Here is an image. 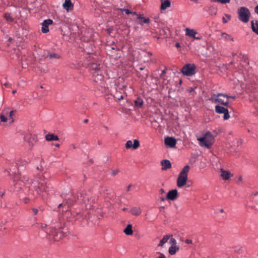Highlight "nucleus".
I'll list each match as a JSON object with an SVG mask.
<instances>
[{
  "label": "nucleus",
  "mask_w": 258,
  "mask_h": 258,
  "mask_svg": "<svg viewBox=\"0 0 258 258\" xmlns=\"http://www.w3.org/2000/svg\"><path fill=\"white\" fill-rule=\"evenodd\" d=\"M140 146V142L139 140L136 139L134 140V143L132 141L128 140L126 143L125 147L126 149L133 148V149H137Z\"/></svg>",
  "instance_id": "9d476101"
},
{
  "label": "nucleus",
  "mask_w": 258,
  "mask_h": 258,
  "mask_svg": "<svg viewBox=\"0 0 258 258\" xmlns=\"http://www.w3.org/2000/svg\"><path fill=\"white\" fill-rule=\"evenodd\" d=\"M188 90L189 92H192L194 91L195 89L194 88H190L188 89Z\"/></svg>",
  "instance_id": "3c124183"
},
{
  "label": "nucleus",
  "mask_w": 258,
  "mask_h": 258,
  "mask_svg": "<svg viewBox=\"0 0 258 258\" xmlns=\"http://www.w3.org/2000/svg\"><path fill=\"white\" fill-rule=\"evenodd\" d=\"M81 198H82V199H81L85 203H86V202L87 201H88V198H87V197H84L83 195H81V197H80Z\"/></svg>",
  "instance_id": "37998d69"
},
{
  "label": "nucleus",
  "mask_w": 258,
  "mask_h": 258,
  "mask_svg": "<svg viewBox=\"0 0 258 258\" xmlns=\"http://www.w3.org/2000/svg\"><path fill=\"white\" fill-rule=\"evenodd\" d=\"M0 119L2 122H6L8 120V118L5 115L2 114L0 116Z\"/></svg>",
  "instance_id": "ea45409f"
},
{
  "label": "nucleus",
  "mask_w": 258,
  "mask_h": 258,
  "mask_svg": "<svg viewBox=\"0 0 258 258\" xmlns=\"http://www.w3.org/2000/svg\"><path fill=\"white\" fill-rule=\"evenodd\" d=\"M4 86H5L6 87H8V83H6L4 84Z\"/></svg>",
  "instance_id": "680f3d73"
},
{
  "label": "nucleus",
  "mask_w": 258,
  "mask_h": 258,
  "mask_svg": "<svg viewBox=\"0 0 258 258\" xmlns=\"http://www.w3.org/2000/svg\"><path fill=\"white\" fill-rule=\"evenodd\" d=\"M238 19L244 23H247L250 19L251 13L249 10L245 7H241L237 10Z\"/></svg>",
  "instance_id": "7ed1b4c3"
},
{
  "label": "nucleus",
  "mask_w": 258,
  "mask_h": 258,
  "mask_svg": "<svg viewBox=\"0 0 258 258\" xmlns=\"http://www.w3.org/2000/svg\"><path fill=\"white\" fill-rule=\"evenodd\" d=\"M136 16L137 17V19H139L140 22L139 23L141 25H143L144 23H148L150 21V19L149 18H145L142 15H139L138 14V16Z\"/></svg>",
  "instance_id": "bb28decb"
},
{
  "label": "nucleus",
  "mask_w": 258,
  "mask_h": 258,
  "mask_svg": "<svg viewBox=\"0 0 258 258\" xmlns=\"http://www.w3.org/2000/svg\"><path fill=\"white\" fill-rule=\"evenodd\" d=\"M2 202L1 200L0 199V208L2 207Z\"/></svg>",
  "instance_id": "0e129e2a"
},
{
  "label": "nucleus",
  "mask_w": 258,
  "mask_h": 258,
  "mask_svg": "<svg viewBox=\"0 0 258 258\" xmlns=\"http://www.w3.org/2000/svg\"><path fill=\"white\" fill-rule=\"evenodd\" d=\"M185 242L186 243V244H192V241L190 239H186L185 241Z\"/></svg>",
  "instance_id": "49530a36"
},
{
  "label": "nucleus",
  "mask_w": 258,
  "mask_h": 258,
  "mask_svg": "<svg viewBox=\"0 0 258 258\" xmlns=\"http://www.w3.org/2000/svg\"><path fill=\"white\" fill-rule=\"evenodd\" d=\"M172 236V235H166L164 236L163 238L160 240L158 246L160 247H163L164 244L166 243Z\"/></svg>",
  "instance_id": "aec40b11"
},
{
  "label": "nucleus",
  "mask_w": 258,
  "mask_h": 258,
  "mask_svg": "<svg viewBox=\"0 0 258 258\" xmlns=\"http://www.w3.org/2000/svg\"><path fill=\"white\" fill-rule=\"evenodd\" d=\"M167 200V199H166V198H161V201H165V200Z\"/></svg>",
  "instance_id": "13d9d810"
},
{
  "label": "nucleus",
  "mask_w": 258,
  "mask_h": 258,
  "mask_svg": "<svg viewBox=\"0 0 258 258\" xmlns=\"http://www.w3.org/2000/svg\"><path fill=\"white\" fill-rule=\"evenodd\" d=\"M178 197V193L177 190L176 189H174L168 191L167 194L166 199L171 201H175L177 199Z\"/></svg>",
  "instance_id": "f8f14e48"
},
{
  "label": "nucleus",
  "mask_w": 258,
  "mask_h": 258,
  "mask_svg": "<svg viewBox=\"0 0 258 258\" xmlns=\"http://www.w3.org/2000/svg\"><path fill=\"white\" fill-rule=\"evenodd\" d=\"M122 210L123 211H125L126 210V208H123L122 209Z\"/></svg>",
  "instance_id": "69168bd1"
},
{
  "label": "nucleus",
  "mask_w": 258,
  "mask_h": 258,
  "mask_svg": "<svg viewBox=\"0 0 258 258\" xmlns=\"http://www.w3.org/2000/svg\"><path fill=\"white\" fill-rule=\"evenodd\" d=\"M225 17H226V18L223 17V18H222V21L224 23H227L228 22V21H229L231 19V16L229 15H228V14L225 15Z\"/></svg>",
  "instance_id": "e433bc0d"
},
{
  "label": "nucleus",
  "mask_w": 258,
  "mask_h": 258,
  "mask_svg": "<svg viewBox=\"0 0 258 258\" xmlns=\"http://www.w3.org/2000/svg\"><path fill=\"white\" fill-rule=\"evenodd\" d=\"M132 186V184H130L127 187V188H126V191H128L130 190L131 187Z\"/></svg>",
  "instance_id": "8fccbe9b"
},
{
  "label": "nucleus",
  "mask_w": 258,
  "mask_h": 258,
  "mask_svg": "<svg viewBox=\"0 0 258 258\" xmlns=\"http://www.w3.org/2000/svg\"><path fill=\"white\" fill-rule=\"evenodd\" d=\"M212 2H218L219 3V0H211Z\"/></svg>",
  "instance_id": "6e6d98bb"
},
{
  "label": "nucleus",
  "mask_w": 258,
  "mask_h": 258,
  "mask_svg": "<svg viewBox=\"0 0 258 258\" xmlns=\"http://www.w3.org/2000/svg\"><path fill=\"white\" fill-rule=\"evenodd\" d=\"M50 177L49 173L47 172H44L42 175L38 174L35 177V179L31 182L30 190L37 197L41 193L46 192L47 186L45 180Z\"/></svg>",
  "instance_id": "f257e3e1"
},
{
  "label": "nucleus",
  "mask_w": 258,
  "mask_h": 258,
  "mask_svg": "<svg viewBox=\"0 0 258 258\" xmlns=\"http://www.w3.org/2000/svg\"><path fill=\"white\" fill-rule=\"evenodd\" d=\"M16 92H17V91H16V90H13V92H12V93H13V94H15Z\"/></svg>",
  "instance_id": "052dcab7"
},
{
  "label": "nucleus",
  "mask_w": 258,
  "mask_h": 258,
  "mask_svg": "<svg viewBox=\"0 0 258 258\" xmlns=\"http://www.w3.org/2000/svg\"><path fill=\"white\" fill-rule=\"evenodd\" d=\"M220 176L224 180H228L233 175L228 170H225L221 168L220 169Z\"/></svg>",
  "instance_id": "f3484780"
},
{
  "label": "nucleus",
  "mask_w": 258,
  "mask_h": 258,
  "mask_svg": "<svg viewBox=\"0 0 258 258\" xmlns=\"http://www.w3.org/2000/svg\"><path fill=\"white\" fill-rule=\"evenodd\" d=\"M14 182H15L14 184L15 188L20 189H23V186L30 184L28 178L24 176H20V177L18 178L17 177H14Z\"/></svg>",
  "instance_id": "423d86ee"
},
{
  "label": "nucleus",
  "mask_w": 258,
  "mask_h": 258,
  "mask_svg": "<svg viewBox=\"0 0 258 258\" xmlns=\"http://www.w3.org/2000/svg\"><path fill=\"white\" fill-rule=\"evenodd\" d=\"M187 180V176L179 174L177 179V185L178 187H182L184 186Z\"/></svg>",
  "instance_id": "9b49d317"
},
{
  "label": "nucleus",
  "mask_w": 258,
  "mask_h": 258,
  "mask_svg": "<svg viewBox=\"0 0 258 258\" xmlns=\"http://www.w3.org/2000/svg\"><path fill=\"white\" fill-rule=\"evenodd\" d=\"M215 111L218 113H224L223 117L225 120H227L230 118V115L228 109L223 106L220 105L216 106Z\"/></svg>",
  "instance_id": "1a4fd4ad"
},
{
  "label": "nucleus",
  "mask_w": 258,
  "mask_h": 258,
  "mask_svg": "<svg viewBox=\"0 0 258 258\" xmlns=\"http://www.w3.org/2000/svg\"><path fill=\"white\" fill-rule=\"evenodd\" d=\"M186 35L188 36L189 37L194 38L196 40H200L201 37H196V35L197 34V32L194 29H190L189 28H186L185 29Z\"/></svg>",
  "instance_id": "2eb2a0df"
},
{
  "label": "nucleus",
  "mask_w": 258,
  "mask_h": 258,
  "mask_svg": "<svg viewBox=\"0 0 258 258\" xmlns=\"http://www.w3.org/2000/svg\"><path fill=\"white\" fill-rule=\"evenodd\" d=\"M179 249V247L177 245L171 246L168 249V252L170 255L175 254Z\"/></svg>",
  "instance_id": "cd10ccee"
},
{
  "label": "nucleus",
  "mask_w": 258,
  "mask_h": 258,
  "mask_svg": "<svg viewBox=\"0 0 258 258\" xmlns=\"http://www.w3.org/2000/svg\"><path fill=\"white\" fill-rule=\"evenodd\" d=\"M88 120L87 119L84 120V122H85V123L88 122Z\"/></svg>",
  "instance_id": "774afa93"
},
{
  "label": "nucleus",
  "mask_w": 258,
  "mask_h": 258,
  "mask_svg": "<svg viewBox=\"0 0 258 258\" xmlns=\"http://www.w3.org/2000/svg\"><path fill=\"white\" fill-rule=\"evenodd\" d=\"M135 105L136 107L141 108L142 107L144 101L140 97H138L137 99L134 101Z\"/></svg>",
  "instance_id": "c756f323"
},
{
  "label": "nucleus",
  "mask_w": 258,
  "mask_h": 258,
  "mask_svg": "<svg viewBox=\"0 0 258 258\" xmlns=\"http://www.w3.org/2000/svg\"><path fill=\"white\" fill-rule=\"evenodd\" d=\"M190 169V167L189 165H187L182 168L179 174L187 176L188 173Z\"/></svg>",
  "instance_id": "c85d7f7f"
},
{
  "label": "nucleus",
  "mask_w": 258,
  "mask_h": 258,
  "mask_svg": "<svg viewBox=\"0 0 258 258\" xmlns=\"http://www.w3.org/2000/svg\"><path fill=\"white\" fill-rule=\"evenodd\" d=\"M46 232L49 235H52L53 236V237H54V240L55 241H58L59 240V239L60 238V236L59 237V238H57V235H58V234H57V232L55 233H53L51 231H50L49 232V233L47 231H46Z\"/></svg>",
  "instance_id": "c9c22d12"
},
{
  "label": "nucleus",
  "mask_w": 258,
  "mask_h": 258,
  "mask_svg": "<svg viewBox=\"0 0 258 258\" xmlns=\"http://www.w3.org/2000/svg\"><path fill=\"white\" fill-rule=\"evenodd\" d=\"M14 112H15L14 111L12 110V111H11L10 112L9 114V116L10 117V119H12L11 122H13V121H14V120H13V115L14 114Z\"/></svg>",
  "instance_id": "79ce46f5"
},
{
  "label": "nucleus",
  "mask_w": 258,
  "mask_h": 258,
  "mask_svg": "<svg viewBox=\"0 0 258 258\" xmlns=\"http://www.w3.org/2000/svg\"><path fill=\"white\" fill-rule=\"evenodd\" d=\"M175 45H176V47H180V44H179V43H177Z\"/></svg>",
  "instance_id": "4d7b16f0"
},
{
  "label": "nucleus",
  "mask_w": 258,
  "mask_h": 258,
  "mask_svg": "<svg viewBox=\"0 0 258 258\" xmlns=\"http://www.w3.org/2000/svg\"><path fill=\"white\" fill-rule=\"evenodd\" d=\"M165 144L166 145L173 148L175 146L176 141L172 137H167L165 139Z\"/></svg>",
  "instance_id": "dca6fc26"
},
{
  "label": "nucleus",
  "mask_w": 258,
  "mask_h": 258,
  "mask_svg": "<svg viewBox=\"0 0 258 258\" xmlns=\"http://www.w3.org/2000/svg\"><path fill=\"white\" fill-rule=\"evenodd\" d=\"M34 225L36 227L42 229V230H45V229L47 227L46 224H44V223H37V222Z\"/></svg>",
  "instance_id": "473e14b6"
},
{
  "label": "nucleus",
  "mask_w": 258,
  "mask_h": 258,
  "mask_svg": "<svg viewBox=\"0 0 258 258\" xmlns=\"http://www.w3.org/2000/svg\"><path fill=\"white\" fill-rule=\"evenodd\" d=\"M92 74L95 82L98 83L103 80V71L102 70L98 72H93Z\"/></svg>",
  "instance_id": "4468645a"
},
{
  "label": "nucleus",
  "mask_w": 258,
  "mask_h": 258,
  "mask_svg": "<svg viewBox=\"0 0 258 258\" xmlns=\"http://www.w3.org/2000/svg\"><path fill=\"white\" fill-rule=\"evenodd\" d=\"M76 202V199L75 198H74L73 199H70V198H69L68 199L66 200V203L68 204L71 205L74 202Z\"/></svg>",
  "instance_id": "4c0bfd02"
},
{
  "label": "nucleus",
  "mask_w": 258,
  "mask_h": 258,
  "mask_svg": "<svg viewBox=\"0 0 258 258\" xmlns=\"http://www.w3.org/2000/svg\"><path fill=\"white\" fill-rule=\"evenodd\" d=\"M53 21L51 19L44 20L42 24L41 31L43 33H46L49 32L48 26L52 24Z\"/></svg>",
  "instance_id": "ddd939ff"
},
{
  "label": "nucleus",
  "mask_w": 258,
  "mask_h": 258,
  "mask_svg": "<svg viewBox=\"0 0 258 258\" xmlns=\"http://www.w3.org/2000/svg\"><path fill=\"white\" fill-rule=\"evenodd\" d=\"M130 212L133 215L138 216L141 214L142 211L139 207H133L131 209Z\"/></svg>",
  "instance_id": "4be33fe9"
},
{
  "label": "nucleus",
  "mask_w": 258,
  "mask_h": 258,
  "mask_svg": "<svg viewBox=\"0 0 258 258\" xmlns=\"http://www.w3.org/2000/svg\"><path fill=\"white\" fill-rule=\"evenodd\" d=\"M161 165L162 166V170H166L171 167V164L169 160H163L161 162Z\"/></svg>",
  "instance_id": "6ab92c4d"
},
{
  "label": "nucleus",
  "mask_w": 258,
  "mask_h": 258,
  "mask_svg": "<svg viewBox=\"0 0 258 258\" xmlns=\"http://www.w3.org/2000/svg\"><path fill=\"white\" fill-rule=\"evenodd\" d=\"M196 67L194 64H187L181 70L182 73L185 76H190L196 73Z\"/></svg>",
  "instance_id": "0eeeda50"
},
{
  "label": "nucleus",
  "mask_w": 258,
  "mask_h": 258,
  "mask_svg": "<svg viewBox=\"0 0 258 258\" xmlns=\"http://www.w3.org/2000/svg\"><path fill=\"white\" fill-rule=\"evenodd\" d=\"M24 191V193L20 194V198L25 204H28L37 198L32 191H30V189L25 187Z\"/></svg>",
  "instance_id": "39448f33"
},
{
  "label": "nucleus",
  "mask_w": 258,
  "mask_h": 258,
  "mask_svg": "<svg viewBox=\"0 0 258 258\" xmlns=\"http://www.w3.org/2000/svg\"><path fill=\"white\" fill-rule=\"evenodd\" d=\"M159 192L161 194H163L165 192V191L163 188H161L160 189Z\"/></svg>",
  "instance_id": "603ef678"
},
{
  "label": "nucleus",
  "mask_w": 258,
  "mask_h": 258,
  "mask_svg": "<svg viewBox=\"0 0 258 258\" xmlns=\"http://www.w3.org/2000/svg\"><path fill=\"white\" fill-rule=\"evenodd\" d=\"M90 68L93 72H98L101 71V67L100 64L97 63H92L90 64Z\"/></svg>",
  "instance_id": "5701e85b"
},
{
  "label": "nucleus",
  "mask_w": 258,
  "mask_h": 258,
  "mask_svg": "<svg viewBox=\"0 0 258 258\" xmlns=\"http://www.w3.org/2000/svg\"><path fill=\"white\" fill-rule=\"evenodd\" d=\"M161 10H165L167 8H169L170 6V0H161Z\"/></svg>",
  "instance_id": "393cba45"
},
{
  "label": "nucleus",
  "mask_w": 258,
  "mask_h": 258,
  "mask_svg": "<svg viewBox=\"0 0 258 258\" xmlns=\"http://www.w3.org/2000/svg\"><path fill=\"white\" fill-rule=\"evenodd\" d=\"M24 140L31 147H32L38 141L37 136L30 133L26 134L24 137Z\"/></svg>",
  "instance_id": "6e6552de"
},
{
  "label": "nucleus",
  "mask_w": 258,
  "mask_h": 258,
  "mask_svg": "<svg viewBox=\"0 0 258 258\" xmlns=\"http://www.w3.org/2000/svg\"><path fill=\"white\" fill-rule=\"evenodd\" d=\"M229 97L228 95L223 94H213L210 100L215 102L219 103L223 105L227 106L228 104Z\"/></svg>",
  "instance_id": "20e7f679"
},
{
  "label": "nucleus",
  "mask_w": 258,
  "mask_h": 258,
  "mask_svg": "<svg viewBox=\"0 0 258 258\" xmlns=\"http://www.w3.org/2000/svg\"><path fill=\"white\" fill-rule=\"evenodd\" d=\"M32 210L34 213V215H36L38 213V210L37 209L33 208Z\"/></svg>",
  "instance_id": "a18cd8bd"
},
{
  "label": "nucleus",
  "mask_w": 258,
  "mask_h": 258,
  "mask_svg": "<svg viewBox=\"0 0 258 258\" xmlns=\"http://www.w3.org/2000/svg\"><path fill=\"white\" fill-rule=\"evenodd\" d=\"M119 172V170L118 169L112 170L111 172V175L112 176H115L116 174H117Z\"/></svg>",
  "instance_id": "a19ab883"
},
{
  "label": "nucleus",
  "mask_w": 258,
  "mask_h": 258,
  "mask_svg": "<svg viewBox=\"0 0 258 258\" xmlns=\"http://www.w3.org/2000/svg\"><path fill=\"white\" fill-rule=\"evenodd\" d=\"M230 0H219V3L221 4H227L230 2Z\"/></svg>",
  "instance_id": "c03bdc74"
},
{
  "label": "nucleus",
  "mask_w": 258,
  "mask_h": 258,
  "mask_svg": "<svg viewBox=\"0 0 258 258\" xmlns=\"http://www.w3.org/2000/svg\"><path fill=\"white\" fill-rule=\"evenodd\" d=\"M123 232L127 235H133V231L132 230V225L131 224H128L126 228L123 230Z\"/></svg>",
  "instance_id": "a878e982"
},
{
  "label": "nucleus",
  "mask_w": 258,
  "mask_h": 258,
  "mask_svg": "<svg viewBox=\"0 0 258 258\" xmlns=\"http://www.w3.org/2000/svg\"><path fill=\"white\" fill-rule=\"evenodd\" d=\"M4 17L8 21L11 22L14 21V19L11 16L9 13H6L4 15Z\"/></svg>",
  "instance_id": "f704fd0d"
},
{
  "label": "nucleus",
  "mask_w": 258,
  "mask_h": 258,
  "mask_svg": "<svg viewBox=\"0 0 258 258\" xmlns=\"http://www.w3.org/2000/svg\"><path fill=\"white\" fill-rule=\"evenodd\" d=\"M62 6L67 12L73 10L74 8V5L72 3L71 0H65Z\"/></svg>",
  "instance_id": "a211bd4d"
},
{
  "label": "nucleus",
  "mask_w": 258,
  "mask_h": 258,
  "mask_svg": "<svg viewBox=\"0 0 258 258\" xmlns=\"http://www.w3.org/2000/svg\"><path fill=\"white\" fill-rule=\"evenodd\" d=\"M251 26L252 31L258 35V21H251Z\"/></svg>",
  "instance_id": "b1692460"
},
{
  "label": "nucleus",
  "mask_w": 258,
  "mask_h": 258,
  "mask_svg": "<svg viewBox=\"0 0 258 258\" xmlns=\"http://www.w3.org/2000/svg\"><path fill=\"white\" fill-rule=\"evenodd\" d=\"M242 177H241V176H240V177H239V178H238V180H239V181H241V180H242Z\"/></svg>",
  "instance_id": "bf43d9fd"
},
{
  "label": "nucleus",
  "mask_w": 258,
  "mask_h": 258,
  "mask_svg": "<svg viewBox=\"0 0 258 258\" xmlns=\"http://www.w3.org/2000/svg\"><path fill=\"white\" fill-rule=\"evenodd\" d=\"M229 97V98H231V99H234L235 98V96H228Z\"/></svg>",
  "instance_id": "864d4df0"
},
{
  "label": "nucleus",
  "mask_w": 258,
  "mask_h": 258,
  "mask_svg": "<svg viewBox=\"0 0 258 258\" xmlns=\"http://www.w3.org/2000/svg\"><path fill=\"white\" fill-rule=\"evenodd\" d=\"M198 140L200 142L199 144L201 147L209 149L214 144L215 138L211 133L208 132L203 137L198 138Z\"/></svg>",
  "instance_id": "f03ea898"
},
{
  "label": "nucleus",
  "mask_w": 258,
  "mask_h": 258,
  "mask_svg": "<svg viewBox=\"0 0 258 258\" xmlns=\"http://www.w3.org/2000/svg\"><path fill=\"white\" fill-rule=\"evenodd\" d=\"M45 139L48 141H58L59 138L57 136L53 134H49L45 136Z\"/></svg>",
  "instance_id": "412c9836"
},
{
  "label": "nucleus",
  "mask_w": 258,
  "mask_h": 258,
  "mask_svg": "<svg viewBox=\"0 0 258 258\" xmlns=\"http://www.w3.org/2000/svg\"><path fill=\"white\" fill-rule=\"evenodd\" d=\"M119 10L122 12H125L126 14H132L134 16H138V14L135 12H132L130 10L126 9L120 8Z\"/></svg>",
  "instance_id": "2f4dec72"
},
{
  "label": "nucleus",
  "mask_w": 258,
  "mask_h": 258,
  "mask_svg": "<svg viewBox=\"0 0 258 258\" xmlns=\"http://www.w3.org/2000/svg\"><path fill=\"white\" fill-rule=\"evenodd\" d=\"M46 58L47 59H52V58H59V55L56 53H50L48 54L46 56Z\"/></svg>",
  "instance_id": "72a5a7b5"
},
{
  "label": "nucleus",
  "mask_w": 258,
  "mask_h": 258,
  "mask_svg": "<svg viewBox=\"0 0 258 258\" xmlns=\"http://www.w3.org/2000/svg\"><path fill=\"white\" fill-rule=\"evenodd\" d=\"M159 258H166L165 256L162 253L160 254Z\"/></svg>",
  "instance_id": "09e8293b"
},
{
  "label": "nucleus",
  "mask_w": 258,
  "mask_h": 258,
  "mask_svg": "<svg viewBox=\"0 0 258 258\" xmlns=\"http://www.w3.org/2000/svg\"><path fill=\"white\" fill-rule=\"evenodd\" d=\"M62 205H63V204H62V203L58 205V208H60V207H61V206H62Z\"/></svg>",
  "instance_id": "e2e57ef3"
},
{
  "label": "nucleus",
  "mask_w": 258,
  "mask_h": 258,
  "mask_svg": "<svg viewBox=\"0 0 258 258\" xmlns=\"http://www.w3.org/2000/svg\"><path fill=\"white\" fill-rule=\"evenodd\" d=\"M170 243L171 244V246H174V245H176V240L175 238H171L170 239V241H169Z\"/></svg>",
  "instance_id": "58836bf2"
},
{
  "label": "nucleus",
  "mask_w": 258,
  "mask_h": 258,
  "mask_svg": "<svg viewBox=\"0 0 258 258\" xmlns=\"http://www.w3.org/2000/svg\"><path fill=\"white\" fill-rule=\"evenodd\" d=\"M71 147L73 149H75L76 148V147L74 144L71 145Z\"/></svg>",
  "instance_id": "5fc2aeb1"
},
{
  "label": "nucleus",
  "mask_w": 258,
  "mask_h": 258,
  "mask_svg": "<svg viewBox=\"0 0 258 258\" xmlns=\"http://www.w3.org/2000/svg\"><path fill=\"white\" fill-rule=\"evenodd\" d=\"M55 146H56V147H58H58H59V144H56V145H55Z\"/></svg>",
  "instance_id": "338daca9"
},
{
  "label": "nucleus",
  "mask_w": 258,
  "mask_h": 258,
  "mask_svg": "<svg viewBox=\"0 0 258 258\" xmlns=\"http://www.w3.org/2000/svg\"><path fill=\"white\" fill-rule=\"evenodd\" d=\"M221 38L225 40H230L233 41V37L231 35H230L226 33H221Z\"/></svg>",
  "instance_id": "7c9ffc66"
},
{
  "label": "nucleus",
  "mask_w": 258,
  "mask_h": 258,
  "mask_svg": "<svg viewBox=\"0 0 258 258\" xmlns=\"http://www.w3.org/2000/svg\"><path fill=\"white\" fill-rule=\"evenodd\" d=\"M254 12L258 15V5L254 8Z\"/></svg>",
  "instance_id": "de8ad7c7"
}]
</instances>
